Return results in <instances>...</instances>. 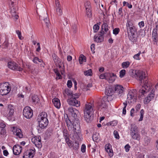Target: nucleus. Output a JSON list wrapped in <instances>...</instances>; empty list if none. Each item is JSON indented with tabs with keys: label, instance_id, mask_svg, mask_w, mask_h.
I'll list each match as a JSON object with an SVG mask.
<instances>
[{
	"label": "nucleus",
	"instance_id": "1",
	"mask_svg": "<svg viewBox=\"0 0 158 158\" xmlns=\"http://www.w3.org/2000/svg\"><path fill=\"white\" fill-rule=\"evenodd\" d=\"M131 76L139 80L141 84L143 83L142 87L139 90V93L141 95H143L148 91L150 88V86L148 84V77L146 76L144 72L140 70H132Z\"/></svg>",
	"mask_w": 158,
	"mask_h": 158
},
{
	"label": "nucleus",
	"instance_id": "2",
	"mask_svg": "<svg viewBox=\"0 0 158 158\" xmlns=\"http://www.w3.org/2000/svg\"><path fill=\"white\" fill-rule=\"evenodd\" d=\"M94 112V105L91 103L85 104L84 110V118L87 123H89L92 120L91 116Z\"/></svg>",
	"mask_w": 158,
	"mask_h": 158
},
{
	"label": "nucleus",
	"instance_id": "3",
	"mask_svg": "<svg viewBox=\"0 0 158 158\" xmlns=\"http://www.w3.org/2000/svg\"><path fill=\"white\" fill-rule=\"evenodd\" d=\"M37 120L40 127L44 128L46 127L48 124L47 113L45 112H42L40 113L38 116Z\"/></svg>",
	"mask_w": 158,
	"mask_h": 158
},
{
	"label": "nucleus",
	"instance_id": "4",
	"mask_svg": "<svg viewBox=\"0 0 158 158\" xmlns=\"http://www.w3.org/2000/svg\"><path fill=\"white\" fill-rule=\"evenodd\" d=\"M80 125L78 123L75 124L73 127V133L70 135V138L73 140H75L80 141L81 139L80 136L81 134V132L80 129Z\"/></svg>",
	"mask_w": 158,
	"mask_h": 158
},
{
	"label": "nucleus",
	"instance_id": "5",
	"mask_svg": "<svg viewBox=\"0 0 158 158\" xmlns=\"http://www.w3.org/2000/svg\"><path fill=\"white\" fill-rule=\"evenodd\" d=\"M78 97V95L76 94H74V95H72L71 97H69V98L67 100V102L70 105L77 107H79L80 105V102L77 100Z\"/></svg>",
	"mask_w": 158,
	"mask_h": 158
},
{
	"label": "nucleus",
	"instance_id": "6",
	"mask_svg": "<svg viewBox=\"0 0 158 158\" xmlns=\"http://www.w3.org/2000/svg\"><path fill=\"white\" fill-rule=\"evenodd\" d=\"M10 90L11 87L8 83L0 84V94L2 96L7 95Z\"/></svg>",
	"mask_w": 158,
	"mask_h": 158
},
{
	"label": "nucleus",
	"instance_id": "7",
	"mask_svg": "<svg viewBox=\"0 0 158 158\" xmlns=\"http://www.w3.org/2000/svg\"><path fill=\"white\" fill-rule=\"evenodd\" d=\"M126 28L127 31V33H136L137 28L134 25L133 22L131 20H128L126 23Z\"/></svg>",
	"mask_w": 158,
	"mask_h": 158
},
{
	"label": "nucleus",
	"instance_id": "8",
	"mask_svg": "<svg viewBox=\"0 0 158 158\" xmlns=\"http://www.w3.org/2000/svg\"><path fill=\"white\" fill-rule=\"evenodd\" d=\"M136 92L134 90L129 92L127 95V101L128 103H133L136 100Z\"/></svg>",
	"mask_w": 158,
	"mask_h": 158
},
{
	"label": "nucleus",
	"instance_id": "9",
	"mask_svg": "<svg viewBox=\"0 0 158 158\" xmlns=\"http://www.w3.org/2000/svg\"><path fill=\"white\" fill-rule=\"evenodd\" d=\"M35 153V149L34 147L26 150L24 153L23 158H33Z\"/></svg>",
	"mask_w": 158,
	"mask_h": 158
},
{
	"label": "nucleus",
	"instance_id": "10",
	"mask_svg": "<svg viewBox=\"0 0 158 158\" xmlns=\"http://www.w3.org/2000/svg\"><path fill=\"white\" fill-rule=\"evenodd\" d=\"M14 113V107L11 105H8L7 110L5 111L4 115L8 119H10Z\"/></svg>",
	"mask_w": 158,
	"mask_h": 158
},
{
	"label": "nucleus",
	"instance_id": "11",
	"mask_svg": "<svg viewBox=\"0 0 158 158\" xmlns=\"http://www.w3.org/2000/svg\"><path fill=\"white\" fill-rule=\"evenodd\" d=\"M23 116L26 118H30L33 116V110L29 106H27L23 109Z\"/></svg>",
	"mask_w": 158,
	"mask_h": 158
},
{
	"label": "nucleus",
	"instance_id": "12",
	"mask_svg": "<svg viewBox=\"0 0 158 158\" xmlns=\"http://www.w3.org/2000/svg\"><path fill=\"white\" fill-rule=\"evenodd\" d=\"M31 141L38 148H40L42 147L41 137L40 136H35L31 138Z\"/></svg>",
	"mask_w": 158,
	"mask_h": 158
},
{
	"label": "nucleus",
	"instance_id": "13",
	"mask_svg": "<svg viewBox=\"0 0 158 158\" xmlns=\"http://www.w3.org/2000/svg\"><path fill=\"white\" fill-rule=\"evenodd\" d=\"M105 33L104 31H100L99 33L96 34L94 37V41L97 43H101L104 40V35Z\"/></svg>",
	"mask_w": 158,
	"mask_h": 158
},
{
	"label": "nucleus",
	"instance_id": "14",
	"mask_svg": "<svg viewBox=\"0 0 158 158\" xmlns=\"http://www.w3.org/2000/svg\"><path fill=\"white\" fill-rule=\"evenodd\" d=\"M8 66L10 69L14 70L21 71L23 69L18 64L14 61L9 62L8 63Z\"/></svg>",
	"mask_w": 158,
	"mask_h": 158
},
{
	"label": "nucleus",
	"instance_id": "15",
	"mask_svg": "<svg viewBox=\"0 0 158 158\" xmlns=\"http://www.w3.org/2000/svg\"><path fill=\"white\" fill-rule=\"evenodd\" d=\"M113 89L116 95L119 97L122 95L123 92L124 88L121 85H116L113 87Z\"/></svg>",
	"mask_w": 158,
	"mask_h": 158
},
{
	"label": "nucleus",
	"instance_id": "16",
	"mask_svg": "<svg viewBox=\"0 0 158 158\" xmlns=\"http://www.w3.org/2000/svg\"><path fill=\"white\" fill-rule=\"evenodd\" d=\"M68 111L69 114L74 118L77 117V114L78 112V111L76 109L73 108L72 107H69Z\"/></svg>",
	"mask_w": 158,
	"mask_h": 158
},
{
	"label": "nucleus",
	"instance_id": "17",
	"mask_svg": "<svg viewBox=\"0 0 158 158\" xmlns=\"http://www.w3.org/2000/svg\"><path fill=\"white\" fill-rule=\"evenodd\" d=\"M105 148L106 151L108 152L110 157H112L114 154L111 145L110 143L106 144L105 146Z\"/></svg>",
	"mask_w": 158,
	"mask_h": 158
},
{
	"label": "nucleus",
	"instance_id": "18",
	"mask_svg": "<svg viewBox=\"0 0 158 158\" xmlns=\"http://www.w3.org/2000/svg\"><path fill=\"white\" fill-rule=\"evenodd\" d=\"M22 148L19 145H15L13 149V153L15 155H19L21 152Z\"/></svg>",
	"mask_w": 158,
	"mask_h": 158
},
{
	"label": "nucleus",
	"instance_id": "19",
	"mask_svg": "<svg viewBox=\"0 0 158 158\" xmlns=\"http://www.w3.org/2000/svg\"><path fill=\"white\" fill-rule=\"evenodd\" d=\"M106 80L110 83L114 82L116 77V76L114 73H107Z\"/></svg>",
	"mask_w": 158,
	"mask_h": 158
},
{
	"label": "nucleus",
	"instance_id": "20",
	"mask_svg": "<svg viewBox=\"0 0 158 158\" xmlns=\"http://www.w3.org/2000/svg\"><path fill=\"white\" fill-rule=\"evenodd\" d=\"M136 33H128V37L129 40L131 41L132 42L134 43L137 41V35Z\"/></svg>",
	"mask_w": 158,
	"mask_h": 158
},
{
	"label": "nucleus",
	"instance_id": "21",
	"mask_svg": "<svg viewBox=\"0 0 158 158\" xmlns=\"http://www.w3.org/2000/svg\"><path fill=\"white\" fill-rule=\"evenodd\" d=\"M13 132L16 133V135L19 138H22L23 137V135L21 129L15 127H13Z\"/></svg>",
	"mask_w": 158,
	"mask_h": 158
},
{
	"label": "nucleus",
	"instance_id": "22",
	"mask_svg": "<svg viewBox=\"0 0 158 158\" xmlns=\"http://www.w3.org/2000/svg\"><path fill=\"white\" fill-rule=\"evenodd\" d=\"M56 9L57 14L59 15H61L62 14V11L61 9L60 5L58 1L55 2Z\"/></svg>",
	"mask_w": 158,
	"mask_h": 158
},
{
	"label": "nucleus",
	"instance_id": "23",
	"mask_svg": "<svg viewBox=\"0 0 158 158\" xmlns=\"http://www.w3.org/2000/svg\"><path fill=\"white\" fill-rule=\"evenodd\" d=\"M154 92L152 90V92L149 94L148 96L144 99V101L147 103H148L154 97Z\"/></svg>",
	"mask_w": 158,
	"mask_h": 158
},
{
	"label": "nucleus",
	"instance_id": "24",
	"mask_svg": "<svg viewBox=\"0 0 158 158\" xmlns=\"http://www.w3.org/2000/svg\"><path fill=\"white\" fill-rule=\"evenodd\" d=\"M52 102L54 106L57 108H59L60 106V100L58 98H54L52 100Z\"/></svg>",
	"mask_w": 158,
	"mask_h": 158
},
{
	"label": "nucleus",
	"instance_id": "25",
	"mask_svg": "<svg viewBox=\"0 0 158 158\" xmlns=\"http://www.w3.org/2000/svg\"><path fill=\"white\" fill-rule=\"evenodd\" d=\"M131 134L138 132L137 126L135 124H132L131 126Z\"/></svg>",
	"mask_w": 158,
	"mask_h": 158
},
{
	"label": "nucleus",
	"instance_id": "26",
	"mask_svg": "<svg viewBox=\"0 0 158 158\" xmlns=\"http://www.w3.org/2000/svg\"><path fill=\"white\" fill-rule=\"evenodd\" d=\"M106 101H104L103 100V98L101 100L99 104V108H106L107 107V105Z\"/></svg>",
	"mask_w": 158,
	"mask_h": 158
},
{
	"label": "nucleus",
	"instance_id": "27",
	"mask_svg": "<svg viewBox=\"0 0 158 158\" xmlns=\"http://www.w3.org/2000/svg\"><path fill=\"white\" fill-rule=\"evenodd\" d=\"M132 138L134 139L139 141L140 139V135L138 132L131 134Z\"/></svg>",
	"mask_w": 158,
	"mask_h": 158
},
{
	"label": "nucleus",
	"instance_id": "28",
	"mask_svg": "<svg viewBox=\"0 0 158 158\" xmlns=\"http://www.w3.org/2000/svg\"><path fill=\"white\" fill-rule=\"evenodd\" d=\"M52 57L54 62L56 64H59L60 62L59 58L55 53H53L52 54Z\"/></svg>",
	"mask_w": 158,
	"mask_h": 158
},
{
	"label": "nucleus",
	"instance_id": "29",
	"mask_svg": "<svg viewBox=\"0 0 158 158\" xmlns=\"http://www.w3.org/2000/svg\"><path fill=\"white\" fill-rule=\"evenodd\" d=\"M31 101L34 104H35L39 102L40 99L37 95H34L32 96Z\"/></svg>",
	"mask_w": 158,
	"mask_h": 158
},
{
	"label": "nucleus",
	"instance_id": "30",
	"mask_svg": "<svg viewBox=\"0 0 158 158\" xmlns=\"http://www.w3.org/2000/svg\"><path fill=\"white\" fill-rule=\"evenodd\" d=\"M103 30H104V32H105L106 33L109 30L108 26L106 23H104L102 25L101 31H103Z\"/></svg>",
	"mask_w": 158,
	"mask_h": 158
},
{
	"label": "nucleus",
	"instance_id": "31",
	"mask_svg": "<svg viewBox=\"0 0 158 158\" xmlns=\"http://www.w3.org/2000/svg\"><path fill=\"white\" fill-rule=\"evenodd\" d=\"M63 136L64 137L65 140H69V135L67 130L66 129H64L63 130Z\"/></svg>",
	"mask_w": 158,
	"mask_h": 158
},
{
	"label": "nucleus",
	"instance_id": "32",
	"mask_svg": "<svg viewBox=\"0 0 158 158\" xmlns=\"http://www.w3.org/2000/svg\"><path fill=\"white\" fill-rule=\"evenodd\" d=\"M65 122L66 123L67 126L68 127V129H71L72 127V126H73L74 125L73 124L70 120L69 119H66Z\"/></svg>",
	"mask_w": 158,
	"mask_h": 158
},
{
	"label": "nucleus",
	"instance_id": "33",
	"mask_svg": "<svg viewBox=\"0 0 158 158\" xmlns=\"http://www.w3.org/2000/svg\"><path fill=\"white\" fill-rule=\"evenodd\" d=\"M113 99L112 95H107L103 97L104 101H106V102H109L112 101Z\"/></svg>",
	"mask_w": 158,
	"mask_h": 158
},
{
	"label": "nucleus",
	"instance_id": "34",
	"mask_svg": "<svg viewBox=\"0 0 158 158\" xmlns=\"http://www.w3.org/2000/svg\"><path fill=\"white\" fill-rule=\"evenodd\" d=\"M78 24L77 22H76L73 23L72 25V29L74 33H76L77 30Z\"/></svg>",
	"mask_w": 158,
	"mask_h": 158
},
{
	"label": "nucleus",
	"instance_id": "35",
	"mask_svg": "<svg viewBox=\"0 0 158 158\" xmlns=\"http://www.w3.org/2000/svg\"><path fill=\"white\" fill-rule=\"evenodd\" d=\"M64 93L67 95L70 96L69 97H71L72 95H74V94H73V92L68 89H65L64 90Z\"/></svg>",
	"mask_w": 158,
	"mask_h": 158
},
{
	"label": "nucleus",
	"instance_id": "36",
	"mask_svg": "<svg viewBox=\"0 0 158 158\" xmlns=\"http://www.w3.org/2000/svg\"><path fill=\"white\" fill-rule=\"evenodd\" d=\"M6 128L1 129L0 131V136L2 137H4L6 135Z\"/></svg>",
	"mask_w": 158,
	"mask_h": 158
},
{
	"label": "nucleus",
	"instance_id": "37",
	"mask_svg": "<svg viewBox=\"0 0 158 158\" xmlns=\"http://www.w3.org/2000/svg\"><path fill=\"white\" fill-rule=\"evenodd\" d=\"M32 61L34 63L36 64H38L40 63H42L43 62L42 60L39 59L37 57H35L33 59Z\"/></svg>",
	"mask_w": 158,
	"mask_h": 158
},
{
	"label": "nucleus",
	"instance_id": "38",
	"mask_svg": "<svg viewBox=\"0 0 158 158\" xmlns=\"http://www.w3.org/2000/svg\"><path fill=\"white\" fill-rule=\"evenodd\" d=\"M114 91V89H111L109 88L106 90V95H112Z\"/></svg>",
	"mask_w": 158,
	"mask_h": 158
},
{
	"label": "nucleus",
	"instance_id": "39",
	"mask_svg": "<svg viewBox=\"0 0 158 158\" xmlns=\"http://www.w3.org/2000/svg\"><path fill=\"white\" fill-rule=\"evenodd\" d=\"M11 13L12 16L14 17V19H15L16 20L18 19L19 16L17 15V14H16V12L14 10H11Z\"/></svg>",
	"mask_w": 158,
	"mask_h": 158
},
{
	"label": "nucleus",
	"instance_id": "40",
	"mask_svg": "<svg viewBox=\"0 0 158 158\" xmlns=\"http://www.w3.org/2000/svg\"><path fill=\"white\" fill-rule=\"evenodd\" d=\"M85 57L83 55H81L79 58V61L80 64L83 63L84 61H85Z\"/></svg>",
	"mask_w": 158,
	"mask_h": 158
},
{
	"label": "nucleus",
	"instance_id": "41",
	"mask_svg": "<svg viewBox=\"0 0 158 158\" xmlns=\"http://www.w3.org/2000/svg\"><path fill=\"white\" fill-rule=\"evenodd\" d=\"M85 10L91 9V6L90 2L86 1L85 3Z\"/></svg>",
	"mask_w": 158,
	"mask_h": 158
},
{
	"label": "nucleus",
	"instance_id": "42",
	"mask_svg": "<svg viewBox=\"0 0 158 158\" xmlns=\"http://www.w3.org/2000/svg\"><path fill=\"white\" fill-rule=\"evenodd\" d=\"M157 32L156 30L154 28L152 31V37H153L154 40H156V38H157Z\"/></svg>",
	"mask_w": 158,
	"mask_h": 158
},
{
	"label": "nucleus",
	"instance_id": "43",
	"mask_svg": "<svg viewBox=\"0 0 158 158\" xmlns=\"http://www.w3.org/2000/svg\"><path fill=\"white\" fill-rule=\"evenodd\" d=\"M130 64V63L129 61H126L123 62L122 63V67L123 68H128Z\"/></svg>",
	"mask_w": 158,
	"mask_h": 158
},
{
	"label": "nucleus",
	"instance_id": "44",
	"mask_svg": "<svg viewBox=\"0 0 158 158\" xmlns=\"http://www.w3.org/2000/svg\"><path fill=\"white\" fill-rule=\"evenodd\" d=\"M86 10V15L88 17H90L92 16L91 9H88Z\"/></svg>",
	"mask_w": 158,
	"mask_h": 158
},
{
	"label": "nucleus",
	"instance_id": "45",
	"mask_svg": "<svg viewBox=\"0 0 158 158\" xmlns=\"http://www.w3.org/2000/svg\"><path fill=\"white\" fill-rule=\"evenodd\" d=\"M84 74L87 76H91L92 74V70L91 69H89L87 71H84Z\"/></svg>",
	"mask_w": 158,
	"mask_h": 158
},
{
	"label": "nucleus",
	"instance_id": "46",
	"mask_svg": "<svg viewBox=\"0 0 158 158\" xmlns=\"http://www.w3.org/2000/svg\"><path fill=\"white\" fill-rule=\"evenodd\" d=\"M74 144L73 146V148L75 150H77L78 149L79 147V144L78 142L75 140Z\"/></svg>",
	"mask_w": 158,
	"mask_h": 158
},
{
	"label": "nucleus",
	"instance_id": "47",
	"mask_svg": "<svg viewBox=\"0 0 158 158\" xmlns=\"http://www.w3.org/2000/svg\"><path fill=\"white\" fill-rule=\"evenodd\" d=\"M65 140L66 143L68 145L69 148H71L73 147V144L72 142V141L70 140L69 138V140L68 139Z\"/></svg>",
	"mask_w": 158,
	"mask_h": 158
},
{
	"label": "nucleus",
	"instance_id": "48",
	"mask_svg": "<svg viewBox=\"0 0 158 158\" xmlns=\"http://www.w3.org/2000/svg\"><path fill=\"white\" fill-rule=\"evenodd\" d=\"M126 70L123 69L120 71L119 72V76L121 78L123 77L126 74Z\"/></svg>",
	"mask_w": 158,
	"mask_h": 158
},
{
	"label": "nucleus",
	"instance_id": "49",
	"mask_svg": "<svg viewBox=\"0 0 158 158\" xmlns=\"http://www.w3.org/2000/svg\"><path fill=\"white\" fill-rule=\"evenodd\" d=\"M144 114V110L143 109H142L140 112V117L139 120V121H141L143 120Z\"/></svg>",
	"mask_w": 158,
	"mask_h": 158
},
{
	"label": "nucleus",
	"instance_id": "50",
	"mask_svg": "<svg viewBox=\"0 0 158 158\" xmlns=\"http://www.w3.org/2000/svg\"><path fill=\"white\" fill-rule=\"evenodd\" d=\"M141 53V52L139 51L138 53L135 54L133 58L136 60H139L140 59L139 56Z\"/></svg>",
	"mask_w": 158,
	"mask_h": 158
},
{
	"label": "nucleus",
	"instance_id": "51",
	"mask_svg": "<svg viewBox=\"0 0 158 158\" xmlns=\"http://www.w3.org/2000/svg\"><path fill=\"white\" fill-rule=\"evenodd\" d=\"M16 33L18 35L19 38L20 40H22L23 39V37L21 35V33L20 31L19 30H17L16 31Z\"/></svg>",
	"mask_w": 158,
	"mask_h": 158
},
{
	"label": "nucleus",
	"instance_id": "52",
	"mask_svg": "<svg viewBox=\"0 0 158 158\" xmlns=\"http://www.w3.org/2000/svg\"><path fill=\"white\" fill-rule=\"evenodd\" d=\"M99 28V26L97 24H95L93 27L94 31V32H97Z\"/></svg>",
	"mask_w": 158,
	"mask_h": 158
},
{
	"label": "nucleus",
	"instance_id": "53",
	"mask_svg": "<svg viewBox=\"0 0 158 158\" xmlns=\"http://www.w3.org/2000/svg\"><path fill=\"white\" fill-rule=\"evenodd\" d=\"M120 31V29L118 28H116L113 30V34L115 35L118 34Z\"/></svg>",
	"mask_w": 158,
	"mask_h": 158
},
{
	"label": "nucleus",
	"instance_id": "54",
	"mask_svg": "<svg viewBox=\"0 0 158 158\" xmlns=\"http://www.w3.org/2000/svg\"><path fill=\"white\" fill-rule=\"evenodd\" d=\"M6 124L3 121L0 122V128L1 129L5 128Z\"/></svg>",
	"mask_w": 158,
	"mask_h": 158
},
{
	"label": "nucleus",
	"instance_id": "55",
	"mask_svg": "<svg viewBox=\"0 0 158 158\" xmlns=\"http://www.w3.org/2000/svg\"><path fill=\"white\" fill-rule=\"evenodd\" d=\"M114 134L115 138L117 139H119L120 137L117 131L115 130L114 131Z\"/></svg>",
	"mask_w": 158,
	"mask_h": 158
},
{
	"label": "nucleus",
	"instance_id": "56",
	"mask_svg": "<svg viewBox=\"0 0 158 158\" xmlns=\"http://www.w3.org/2000/svg\"><path fill=\"white\" fill-rule=\"evenodd\" d=\"M44 22L45 23L46 25L48 27L49 26L50 22L48 19L47 18H45L44 19Z\"/></svg>",
	"mask_w": 158,
	"mask_h": 158
},
{
	"label": "nucleus",
	"instance_id": "57",
	"mask_svg": "<svg viewBox=\"0 0 158 158\" xmlns=\"http://www.w3.org/2000/svg\"><path fill=\"white\" fill-rule=\"evenodd\" d=\"M107 73L104 74H102L99 76V78L101 79H106Z\"/></svg>",
	"mask_w": 158,
	"mask_h": 158
},
{
	"label": "nucleus",
	"instance_id": "58",
	"mask_svg": "<svg viewBox=\"0 0 158 158\" xmlns=\"http://www.w3.org/2000/svg\"><path fill=\"white\" fill-rule=\"evenodd\" d=\"M131 147L128 144H127L124 147V148L125 150V151L127 152H128L130 150V148Z\"/></svg>",
	"mask_w": 158,
	"mask_h": 158
},
{
	"label": "nucleus",
	"instance_id": "59",
	"mask_svg": "<svg viewBox=\"0 0 158 158\" xmlns=\"http://www.w3.org/2000/svg\"><path fill=\"white\" fill-rule=\"evenodd\" d=\"M92 86V83H89L87 84L86 87H85L84 89L85 90L87 91L89 90V89L88 88H90Z\"/></svg>",
	"mask_w": 158,
	"mask_h": 158
},
{
	"label": "nucleus",
	"instance_id": "60",
	"mask_svg": "<svg viewBox=\"0 0 158 158\" xmlns=\"http://www.w3.org/2000/svg\"><path fill=\"white\" fill-rule=\"evenodd\" d=\"M67 85L69 88H70L72 85V83L71 80H68L67 83Z\"/></svg>",
	"mask_w": 158,
	"mask_h": 158
},
{
	"label": "nucleus",
	"instance_id": "61",
	"mask_svg": "<svg viewBox=\"0 0 158 158\" xmlns=\"http://www.w3.org/2000/svg\"><path fill=\"white\" fill-rule=\"evenodd\" d=\"M86 149V146L85 144H83L81 147V151L84 153L85 152Z\"/></svg>",
	"mask_w": 158,
	"mask_h": 158
},
{
	"label": "nucleus",
	"instance_id": "62",
	"mask_svg": "<svg viewBox=\"0 0 158 158\" xmlns=\"http://www.w3.org/2000/svg\"><path fill=\"white\" fill-rule=\"evenodd\" d=\"M138 25L140 28L143 27L144 26V23L143 21H142L139 22L138 23Z\"/></svg>",
	"mask_w": 158,
	"mask_h": 158
},
{
	"label": "nucleus",
	"instance_id": "63",
	"mask_svg": "<svg viewBox=\"0 0 158 158\" xmlns=\"http://www.w3.org/2000/svg\"><path fill=\"white\" fill-rule=\"evenodd\" d=\"M135 110L134 108H132L130 111V115L132 117H133L134 116V113Z\"/></svg>",
	"mask_w": 158,
	"mask_h": 158
},
{
	"label": "nucleus",
	"instance_id": "64",
	"mask_svg": "<svg viewBox=\"0 0 158 158\" xmlns=\"http://www.w3.org/2000/svg\"><path fill=\"white\" fill-rule=\"evenodd\" d=\"M141 105L140 104H138L136 107H135V108L136 109V111H138L140 109L141 107Z\"/></svg>",
	"mask_w": 158,
	"mask_h": 158
}]
</instances>
